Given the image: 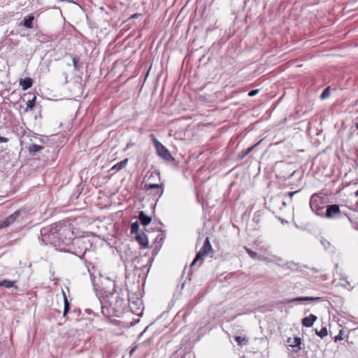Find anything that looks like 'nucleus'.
<instances>
[{"label": "nucleus", "instance_id": "obj_1", "mask_svg": "<svg viewBox=\"0 0 358 358\" xmlns=\"http://www.w3.org/2000/svg\"><path fill=\"white\" fill-rule=\"evenodd\" d=\"M41 241L45 244L54 245L58 250L71 252L73 231L70 226L55 224L41 229Z\"/></svg>", "mask_w": 358, "mask_h": 358}, {"label": "nucleus", "instance_id": "obj_2", "mask_svg": "<svg viewBox=\"0 0 358 358\" xmlns=\"http://www.w3.org/2000/svg\"><path fill=\"white\" fill-rule=\"evenodd\" d=\"M103 280L106 281L105 285H106V287L104 288V298L106 299L109 306L114 310L121 308L124 303L123 299L118 298V299H116L115 301L111 300L116 292L115 281L110 280L109 278H105Z\"/></svg>", "mask_w": 358, "mask_h": 358}, {"label": "nucleus", "instance_id": "obj_3", "mask_svg": "<svg viewBox=\"0 0 358 358\" xmlns=\"http://www.w3.org/2000/svg\"><path fill=\"white\" fill-rule=\"evenodd\" d=\"M72 245H76L78 248V250L74 252V253L81 257L83 256L85 252L89 250L92 246V242L87 238L85 237H75L73 236V239L72 240Z\"/></svg>", "mask_w": 358, "mask_h": 358}, {"label": "nucleus", "instance_id": "obj_4", "mask_svg": "<svg viewBox=\"0 0 358 358\" xmlns=\"http://www.w3.org/2000/svg\"><path fill=\"white\" fill-rule=\"evenodd\" d=\"M152 136V142L155 147L158 156L166 161H172L173 159L169 150L164 147L154 136Z\"/></svg>", "mask_w": 358, "mask_h": 358}, {"label": "nucleus", "instance_id": "obj_5", "mask_svg": "<svg viewBox=\"0 0 358 358\" xmlns=\"http://www.w3.org/2000/svg\"><path fill=\"white\" fill-rule=\"evenodd\" d=\"M310 206L317 215H322L323 214L324 206L323 199L321 196L317 194L313 195L310 201Z\"/></svg>", "mask_w": 358, "mask_h": 358}, {"label": "nucleus", "instance_id": "obj_6", "mask_svg": "<svg viewBox=\"0 0 358 358\" xmlns=\"http://www.w3.org/2000/svg\"><path fill=\"white\" fill-rule=\"evenodd\" d=\"M129 306L131 311L136 315H141L143 310V304L142 300L140 299H137L134 301H131L129 299Z\"/></svg>", "mask_w": 358, "mask_h": 358}, {"label": "nucleus", "instance_id": "obj_7", "mask_svg": "<svg viewBox=\"0 0 358 358\" xmlns=\"http://www.w3.org/2000/svg\"><path fill=\"white\" fill-rule=\"evenodd\" d=\"M341 214L340 207L337 204H332L327 206L325 216L327 218H334Z\"/></svg>", "mask_w": 358, "mask_h": 358}, {"label": "nucleus", "instance_id": "obj_8", "mask_svg": "<svg viewBox=\"0 0 358 358\" xmlns=\"http://www.w3.org/2000/svg\"><path fill=\"white\" fill-rule=\"evenodd\" d=\"M19 212H15L13 214L7 217L5 220L0 222V229L6 228L13 224L15 220L18 217Z\"/></svg>", "mask_w": 358, "mask_h": 358}, {"label": "nucleus", "instance_id": "obj_9", "mask_svg": "<svg viewBox=\"0 0 358 358\" xmlns=\"http://www.w3.org/2000/svg\"><path fill=\"white\" fill-rule=\"evenodd\" d=\"M212 250V246L210 243L209 238L207 237L204 241V243L199 250V252H197L198 255H200L201 257L207 255V254Z\"/></svg>", "mask_w": 358, "mask_h": 358}, {"label": "nucleus", "instance_id": "obj_10", "mask_svg": "<svg viewBox=\"0 0 358 358\" xmlns=\"http://www.w3.org/2000/svg\"><path fill=\"white\" fill-rule=\"evenodd\" d=\"M34 20V16L33 15H29L20 22V25L24 27L26 29H31L33 28Z\"/></svg>", "mask_w": 358, "mask_h": 358}, {"label": "nucleus", "instance_id": "obj_11", "mask_svg": "<svg viewBox=\"0 0 358 358\" xmlns=\"http://www.w3.org/2000/svg\"><path fill=\"white\" fill-rule=\"evenodd\" d=\"M19 83L23 90H27L32 86L33 80L29 77H27L21 78Z\"/></svg>", "mask_w": 358, "mask_h": 358}, {"label": "nucleus", "instance_id": "obj_12", "mask_svg": "<svg viewBox=\"0 0 358 358\" xmlns=\"http://www.w3.org/2000/svg\"><path fill=\"white\" fill-rule=\"evenodd\" d=\"M317 320V316L313 314H310L308 317H306L302 320V324L306 327H310L313 325L314 322Z\"/></svg>", "mask_w": 358, "mask_h": 358}, {"label": "nucleus", "instance_id": "obj_13", "mask_svg": "<svg viewBox=\"0 0 358 358\" xmlns=\"http://www.w3.org/2000/svg\"><path fill=\"white\" fill-rule=\"evenodd\" d=\"M145 189L146 190L156 189H157V194H159V196H161L163 194L162 190V184H146L145 185Z\"/></svg>", "mask_w": 358, "mask_h": 358}, {"label": "nucleus", "instance_id": "obj_14", "mask_svg": "<svg viewBox=\"0 0 358 358\" xmlns=\"http://www.w3.org/2000/svg\"><path fill=\"white\" fill-rule=\"evenodd\" d=\"M138 219L141 223L144 226L149 224L152 220V218L146 215L143 211L139 213Z\"/></svg>", "mask_w": 358, "mask_h": 358}, {"label": "nucleus", "instance_id": "obj_15", "mask_svg": "<svg viewBox=\"0 0 358 358\" xmlns=\"http://www.w3.org/2000/svg\"><path fill=\"white\" fill-rule=\"evenodd\" d=\"M136 240L143 248H147L148 246V240L145 235H137Z\"/></svg>", "mask_w": 358, "mask_h": 358}, {"label": "nucleus", "instance_id": "obj_16", "mask_svg": "<svg viewBox=\"0 0 358 358\" xmlns=\"http://www.w3.org/2000/svg\"><path fill=\"white\" fill-rule=\"evenodd\" d=\"M128 160L129 159L127 158V159H124L122 160L121 162L117 163L111 168V170L119 171V170L124 168L128 163Z\"/></svg>", "mask_w": 358, "mask_h": 358}, {"label": "nucleus", "instance_id": "obj_17", "mask_svg": "<svg viewBox=\"0 0 358 358\" xmlns=\"http://www.w3.org/2000/svg\"><path fill=\"white\" fill-rule=\"evenodd\" d=\"M247 253L250 255V257L254 259H258L262 260L263 258L262 256L259 255L257 252L252 251V250L248 248L247 247L245 248Z\"/></svg>", "mask_w": 358, "mask_h": 358}, {"label": "nucleus", "instance_id": "obj_18", "mask_svg": "<svg viewBox=\"0 0 358 358\" xmlns=\"http://www.w3.org/2000/svg\"><path fill=\"white\" fill-rule=\"evenodd\" d=\"M234 340L238 343V345L240 346L245 345L248 343V339L247 338L239 336H235Z\"/></svg>", "mask_w": 358, "mask_h": 358}, {"label": "nucleus", "instance_id": "obj_19", "mask_svg": "<svg viewBox=\"0 0 358 358\" xmlns=\"http://www.w3.org/2000/svg\"><path fill=\"white\" fill-rule=\"evenodd\" d=\"M15 282L9 280H3L0 281V287H4L6 288H10L14 287Z\"/></svg>", "mask_w": 358, "mask_h": 358}, {"label": "nucleus", "instance_id": "obj_20", "mask_svg": "<svg viewBox=\"0 0 358 358\" xmlns=\"http://www.w3.org/2000/svg\"><path fill=\"white\" fill-rule=\"evenodd\" d=\"M27 148L30 153H35L36 152L41 150L43 148L39 145L31 144Z\"/></svg>", "mask_w": 358, "mask_h": 358}, {"label": "nucleus", "instance_id": "obj_21", "mask_svg": "<svg viewBox=\"0 0 358 358\" xmlns=\"http://www.w3.org/2000/svg\"><path fill=\"white\" fill-rule=\"evenodd\" d=\"M320 299V298H319V297H299V298H296V299H292V301H318Z\"/></svg>", "mask_w": 358, "mask_h": 358}, {"label": "nucleus", "instance_id": "obj_22", "mask_svg": "<svg viewBox=\"0 0 358 358\" xmlns=\"http://www.w3.org/2000/svg\"><path fill=\"white\" fill-rule=\"evenodd\" d=\"M315 334L321 338H323L328 334L327 329L326 327H322L320 331L315 329Z\"/></svg>", "mask_w": 358, "mask_h": 358}, {"label": "nucleus", "instance_id": "obj_23", "mask_svg": "<svg viewBox=\"0 0 358 358\" xmlns=\"http://www.w3.org/2000/svg\"><path fill=\"white\" fill-rule=\"evenodd\" d=\"M35 100H36V97H34L32 99L29 100L27 102V107L25 109L26 111L31 110L34 108V107L35 106Z\"/></svg>", "mask_w": 358, "mask_h": 358}, {"label": "nucleus", "instance_id": "obj_24", "mask_svg": "<svg viewBox=\"0 0 358 358\" xmlns=\"http://www.w3.org/2000/svg\"><path fill=\"white\" fill-rule=\"evenodd\" d=\"M139 229V224L138 222H134L131 224V234H136Z\"/></svg>", "mask_w": 358, "mask_h": 358}, {"label": "nucleus", "instance_id": "obj_25", "mask_svg": "<svg viewBox=\"0 0 358 358\" xmlns=\"http://www.w3.org/2000/svg\"><path fill=\"white\" fill-rule=\"evenodd\" d=\"M330 95V87H327L324 89V90L322 92L320 98L324 99L328 97Z\"/></svg>", "mask_w": 358, "mask_h": 358}, {"label": "nucleus", "instance_id": "obj_26", "mask_svg": "<svg viewBox=\"0 0 358 358\" xmlns=\"http://www.w3.org/2000/svg\"><path fill=\"white\" fill-rule=\"evenodd\" d=\"M70 310V303L68 302L66 296H64V315L65 316L69 310Z\"/></svg>", "mask_w": 358, "mask_h": 358}, {"label": "nucleus", "instance_id": "obj_27", "mask_svg": "<svg viewBox=\"0 0 358 358\" xmlns=\"http://www.w3.org/2000/svg\"><path fill=\"white\" fill-rule=\"evenodd\" d=\"M73 66L76 70L79 69L78 62L79 58L76 56H72Z\"/></svg>", "mask_w": 358, "mask_h": 358}, {"label": "nucleus", "instance_id": "obj_28", "mask_svg": "<svg viewBox=\"0 0 358 358\" xmlns=\"http://www.w3.org/2000/svg\"><path fill=\"white\" fill-rule=\"evenodd\" d=\"M294 343H295V345H292V348H294L295 347H298L299 349H301V338L296 337L294 338Z\"/></svg>", "mask_w": 358, "mask_h": 358}, {"label": "nucleus", "instance_id": "obj_29", "mask_svg": "<svg viewBox=\"0 0 358 358\" xmlns=\"http://www.w3.org/2000/svg\"><path fill=\"white\" fill-rule=\"evenodd\" d=\"M261 143V141H259L258 143H257L255 145H254L253 146L248 148L245 151V153L243 155V156H245L247 155H248L255 148H256L257 145H259Z\"/></svg>", "mask_w": 358, "mask_h": 358}, {"label": "nucleus", "instance_id": "obj_30", "mask_svg": "<svg viewBox=\"0 0 358 358\" xmlns=\"http://www.w3.org/2000/svg\"><path fill=\"white\" fill-rule=\"evenodd\" d=\"M343 330H341L338 335L334 337V341L336 342L338 341H341L343 340Z\"/></svg>", "mask_w": 358, "mask_h": 358}, {"label": "nucleus", "instance_id": "obj_31", "mask_svg": "<svg viewBox=\"0 0 358 358\" xmlns=\"http://www.w3.org/2000/svg\"><path fill=\"white\" fill-rule=\"evenodd\" d=\"M202 257H201L200 255L196 254V255L195 258L194 259V260L192 261L190 266H193Z\"/></svg>", "mask_w": 358, "mask_h": 358}, {"label": "nucleus", "instance_id": "obj_32", "mask_svg": "<svg viewBox=\"0 0 358 358\" xmlns=\"http://www.w3.org/2000/svg\"><path fill=\"white\" fill-rule=\"evenodd\" d=\"M259 91V90H252L250 92H249L248 95L250 96H254L258 94Z\"/></svg>", "mask_w": 358, "mask_h": 358}, {"label": "nucleus", "instance_id": "obj_33", "mask_svg": "<svg viewBox=\"0 0 358 358\" xmlns=\"http://www.w3.org/2000/svg\"><path fill=\"white\" fill-rule=\"evenodd\" d=\"M8 138L6 137L0 136V143H6L8 142Z\"/></svg>", "mask_w": 358, "mask_h": 358}, {"label": "nucleus", "instance_id": "obj_34", "mask_svg": "<svg viewBox=\"0 0 358 358\" xmlns=\"http://www.w3.org/2000/svg\"><path fill=\"white\" fill-rule=\"evenodd\" d=\"M279 220L281 222L282 224H285V223H288V221L283 219V218H281V217H278Z\"/></svg>", "mask_w": 358, "mask_h": 358}, {"label": "nucleus", "instance_id": "obj_35", "mask_svg": "<svg viewBox=\"0 0 358 358\" xmlns=\"http://www.w3.org/2000/svg\"><path fill=\"white\" fill-rule=\"evenodd\" d=\"M262 257L263 258V259H262L261 261H264V262H270L271 261L267 257Z\"/></svg>", "mask_w": 358, "mask_h": 358}, {"label": "nucleus", "instance_id": "obj_36", "mask_svg": "<svg viewBox=\"0 0 358 358\" xmlns=\"http://www.w3.org/2000/svg\"><path fill=\"white\" fill-rule=\"evenodd\" d=\"M135 350H136V348H134L133 349H131L130 351V355H131L134 352Z\"/></svg>", "mask_w": 358, "mask_h": 358}, {"label": "nucleus", "instance_id": "obj_37", "mask_svg": "<svg viewBox=\"0 0 358 358\" xmlns=\"http://www.w3.org/2000/svg\"><path fill=\"white\" fill-rule=\"evenodd\" d=\"M288 196L291 197V192H289L286 194Z\"/></svg>", "mask_w": 358, "mask_h": 358}, {"label": "nucleus", "instance_id": "obj_38", "mask_svg": "<svg viewBox=\"0 0 358 358\" xmlns=\"http://www.w3.org/2000/svg\"><path fill=\"white\" fill-rule=\"evenodd\" d=\"M289 342H292V340H291V338H287V343H289Z\"/></svg>", "mask_w": 358, "mask_h": 358}, {"label": "nucleus", "instance_id": "obj_39", "mask_svg": "<svg viewBox=\"0 0 358 358\" xmlns=\"http://www.w3.org/2000/svg\"><path fill=\"white\" fill-rule=\"evenodd\" d=\"M289 342H292V340H291V338H287V343H289Z\"/></svg>", "mask_w": 358, "mask_h": 358}, {"label": "nucleus", "instance_id": "obj_40", "mask_svg": "<svg viewBox=\"0 0 358 358\" xmlns=\"http://www.w3.org/2000/svg\"><path fill=\"white\" fill-rule=\"evenodd\" d=\"M282 206H286V203L283 201V202H282Z\"/></svg>", "mask_w": 358, "mask_h": 358}]
</instances>
